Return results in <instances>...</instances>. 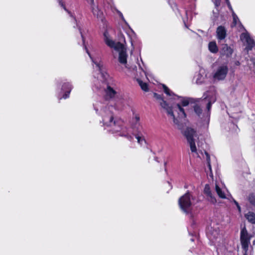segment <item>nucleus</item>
Wrapping results in <instances>:
<instances>
[{
    "instance_id": "nucleus-1",
    "label": "nucleus",
    "mask_w": 255,
    "mask_h": 255,
    "mask_svg": "<svg viewBox=\"0 0 255 255\" xmlns=\"http://www.w3.org/2000/svg\"><path fill=\"white\" fill-rule=\"evenodd\" d=\"M76 26L78 27L82 38L84 48L95 65H93L94 80L92 86L93 91L102 93L105 99L109 102L110 106L115 110H122L123 107V100L118 96V92L112 83V79L104 70L103 63L101 58H94L92 56L85 44V38L80 26L77 23H76Z\"/></svg>"
},
{
    "instance_id": "nucleus-2",
    "label": "nucleus",
    "mask_w": 255,
    "mask_h": 255,
    "mask_svg": "<svg viewBox=\"0 0 255 255\" xmlns=\"http://www.w3.org/2000/svg\"><path fill=\"white\" fill-rule=\"evenodd\" d=\"M96 113L102 117V122L104 126L109 127L110 130L116 136H126L128 134L127 124L122 119L114 118L113 113L109 110V107L101 102H97L94 104Z\"/></svg>"
},
{
    "instance_id": "nucleus-3",
    "label": "nucleus",
    "mask_w": 255,
    "mask_h": 255,
    "mask_svg": "<svg viewBox=\"0 0 255 255\" xmlns=\"http://www.w3.org/2000/svg\"><path fill=\"white\" fill-rule=\"evenodd\" d=\"M104 40L106 45L119 53V61L120 63L126 64L127 63V53L125 45L121 42L114 41L107 31L104 32Z\"/></svg>"
},
{
    "instance_id": "nucleus-4",
    "label": "nucleus",
    "mask_w": 255,
    "mask_h": 255,
    "mask_svg": "<svg viewBox=\"0 0 255 255\" xmlns=\"http://www.w3.org/2000/svg\"><path fill=\"white\" fill-rule=\"evenodd\" d=\"M196 131L191 128H187L183 132L188 143L190 144V149L192 152H196L197 149L195 144L193 136L196 134Z\"/></svg>"
},
{
    "instance_id": "nucleus-5",
    "label": "nucleus",
    "mask_w": 255,
    "mask_h": 255,
    "mask_svg": "<svg viewBox=\"0 0 255 255\" xmlns=\"http://www.w3.org/2000/svg\"><path fill=\"white\" fill-rule=\"evenodd\" d=\"M190 196L189 193H187L182 196L179 200V204L181 208L186 213H188V209L191 206Z\"/></svg>"
},
{
    "instance_id": "nucleus-6",
    "label": "nucleus",
    "mask_w": 255,
    "mask_h": 255,
    "mask_svg": "<svg viewBox=\"0 0 255 255\" xmlns=\"http://www.w3.org/2000/svg\"><path fill=\"white\" fill-rule=\"evenodd\" d=\"M251 237L249 236L248 232L245 227L242 229L241 233V242L243 248L246 252L248 249Z\"/></svg>"
},
{
    "instance_id": "nucleus-7",
    "label": "nucleus",
    "mask_w": 255,
    "mask_h": 255,
    "mask_svg": "<svg viewBox=\"0 0 255 255\" xmlns=\"http://www.w3.org/2000/svg\"><path fill=\"white\" fill-rule=\"evenodd\" d=\"M228 68L226 66H222L218 68L217 72L214 75L213 78L220 80L224 79L228 73Z\"/></svg>"
},
{
    "instance_id": "nucleus-8",
    "label": "nucleus",
    "mask_w": 255,
    "mask_h": 255,
    "mask_svg": "<svg viewBox=\"0 0 255 255\" xmlns=\"http://www.w3.org/2000/svg\"><path fill=\"white\" fill-rule=\"evenodd\" d=\"M72 89V86L69 82H64L62 86L61 90L63 92H64V94L61 98H59L60 99H67L69 97V94L71 92V91Z\"/></svg>"
},
{
    "instance_id": "nucleus-9",
    "label": "nucleus",
    "mask_w": 255,
    "mask_h": 255,
    "mask_svg": "<svg viewBox=\"0 0 255 255\" xmlns=\"http://www.w3.org/2000/svg\"><path fill=\"white\" fill-rule=\"evenodd\" d=\"M90 3L92 12L94 16H96L97 18L102 17L103 12L96 5H95L94 0H90Z\"/></svg>"
},
{
    "instance_id": "nucleus-10",
    "label": "nucleus",
    "mask_w": 255,
    "mask_h": 255,
    "mask_svg": "<svg viewBox=\"0 0 255 255\" xmlns=\"http://www.w3.org/2000/svg\"><path fill=\"white\" fill-rule=\"evenodd\" d=\"M245 39L248 44V49L251 50L255 45L253 39H251L248 34L243 33L241 35V39Z\"/></svg>"
},
{
    "instance_id": "nucleus-11",
    "label": "nucleus",
    "mask_w": 255,
    "mask_h": 255,
    "mask_svg": "<svg viewBox=\"0 0 255 255\" xmlns=\"http://www.w3.org/2000/svg\"><path fill=\"white\" fill-rule=\"evenodd\" d=\"M217 35L218 39H224L226 36V31L224 26H220L217 29Z\"/></svg>"
},
{
    "instance_id": "nucleus-12",
    "label": "nucleus",
    "mask_w": 255,
    "mask_h": 255,
    "mask_svg": "<svg viewBox=\"0 0 255 255\" xmlns=\"http://www.w3.org/2000/svg\"><path fill=\"white\" fill-rule=\"evenodd\" d=\"M166 110H167V112L168 113V114L169 115H170L171 116L173 117V122L174 123L177 125H178V128L179 129H182L184 128V126L181 124H179V122H178V120H177L176 119H175V116L174 115V114H173V112L172 111V109L169 107H168L166 108Z\"/></svg>"
},
{
    "instance_id": "nucleus-13",
    "label": "nucleus",
    "mask_w": 255,
    "mask_h": 255,
    "mask_svg": "<svg viewBox=\"0 0 255 255\" xmlns=\"http://www.w3.org/2000/svg\"><path fill=\"white\" fill-rule=\"evenodd\" d=\"M59 5L64 9V10L69 15V16L72 17L74 20L77 22L75 17L74 16L73 13L69 11L66 7L65 4L63 2L62 0H57Z\"/></svg>"
},
{
    "instance_id": "nucleus-14",
    "label": "nucleus",
    "mask_w": 255,
    "mask_h": 255,
    "mask_svg": "<svg viewBox=\"0 0 255 255\" xmlns=\"http://www.w3.org/2000/svg\"><path fill=\"white\" fill-rule=\"evenodd\" d=\"M209 49L213 53H216L218 52V48L215 42L212 41L209 43Z\"/></svg>"
},
{
    "instance_id": "nucleus-15",
    "label": "nucleus",
    "mask_w": 255,
    "mask_h": 255,
    "mask_svg": "<svg viewBox=\"0 0 255 255\" xmlns=\"http://www.w3.org/2000/svg\"><path fill=\"white\" fill-rule=\"evenodd\" d=\"M246 219L251 223L255 224V214L252 212H249L245 215Z\"/></svg>"
},
{
    "instance_id": "nucleus-16",
    "label": "nucleus",
    "mask_w": 255,
    "mask_h": 255,
    "mask_svg": "<svg viewBox=\"0 0 255 255\" xmlns=\"http://www.w3.org/2000/svg\"><path fill=\"white\" fill-rule=\"evenodd\" d=\"M222 50L224 54L228 56L231 55L233 53V49L230 47L228 46L227 44L223 45Z\"/></svg>"
},
{
    "instance_id": "nucleus-17",
    "label": "nucleus",
    "mask_w": 255,
    "mask_h": 255,
    "mask_svg": "<svg viewBox=\"0 0 255 255\" xmlns=\"http://www.w3.org/2000/svg\"><path fill=\"white\" fill-rule=\"evenodd\" d=\"M136 80L143 91L145 92L148 91V86L146 83L143 82L142 80L138 78H137Z\"/></svg>"
},
{
    "instance_id": "nucleus-18",
    "label": "nucleus",
    "mask_w": 255,
    "mask_h": 255,
    "mask_svg": "<svg viewBox=\"0 0 255 255\" xmlns=\"http://www.w3.org/2000/svg\"><path fill=\"white\" fill-rule=\"evenodd\" d=\"M215 190L218 196L221 198H225L226 196L224 192H222L221 189L217 184H216Z\"/></svg>"
},
{
    "instance_id": "nucleus-19",
    "label": "nucleus",
    "mask_w": 255,
    "mask_h": 255,
    "mask_svg": "<svg viewBox=\"0 0 255 255\" xmlns=\"http://www.w3.org/2000/svg\"><path fill=\"white\" fill-rule=\"evenodd\" d=\"M248 199L250 203L255 206V195L254 194H250Z\"/></svg>"
},
{
    "instance_id": "nucleus-20",
    "label": "nucleus",
    "mask_w": 255,
    "mask_h": 255,
    "mask_svg": "<svg viewBox=\"0 0 255 255\" xmlns=\"http://www.w3.org/2000/svg\"><path fill=\"white\" fill-rule=\"evenodd\" d=\"M194 110L195 112L198 115L200 116L202 112V110L198 105H196L194 107Z\"/></svg>"
},
{
    "instance_id": "nucleus-21",
    "label": "nucleus",
    "mask_w": 255,
    "mask_h": 255,
    "mask_svg": "<svg viewBox=\"0 0 255 255\" xmlns=\"http://www.w3.org/2000/svg\"><path fill=\"white\" fill-rule=\"evenodd\" d=\"M204 193L205 194H206L207 196L210 195L211 193V191L210 188V186L208 184H206L205 185L204 190Z\"/></svg>"
},
{
    "instance_id": "nucleus-22",
    "label": "nucleus",
    "mask_w": 255,
    "mask_h": 255,
    "mask_svg": "<svg viewBox=\"0 0 255 255\" xmlns=\"http://www.w3.org/2000/svg\"><path fill=\"white\" fill-rule=\"evenodd\" d=\"M207 196L208 197V200L212 204H215L217 202L216 198L212 195V193Z\"/></svg>"
},
{
    "instance_id": "nucleus-23",
    "label": "nucleus",
    "mask_w": 255,
    "mask_h": 255,
    "mask_svg": "<svg viewBox=\"0 0 255 255\" xmlns=\"http://www.w3.org/2000/svg\"><path fill=\"white\" fill-rule=\"evenodd\" d=\"M205 153L206 155V157H207V161L208 162V167L210 169V170L211 169V164H210V155L209 154V153L207 152V151H205Z\"/></svg>"
},
{
    "instance_id": "nucleus-24",
    "label": "nucleus",
    "mask_w": 255,
    "mask_h": 255,
    "mask_svg": "<svg viewBox=\"0 0 255 255\" xmlns=\"http://www.w3.org/2000/svg\"><path fill=\"white\" fill-rule=\"evenodd\" d=\"M134 135H135V138L137 139L138 143H140L142 141L145 142V140L144 138L141 139V137L138 134H134Z\"/></svg>"
},
{
    "instance_id": "nucleus-25",
    "label": "nucleus",
    "mask_w": 255,
    "mask_h": 255,
    "mask_svg": "<svg viewBox=\"0 0 255 255\" xmlns=\"http://www.w3.org/2000/svg\"><path fill=\"white\" fill-rule=\"evenodd\" d=\"M164 92L168 95H170L169 89L164 84L162 85Z\"/></svg>"
},
{
    "instance_id": "nucleus-26",
    "label": "nucleus",
    "mask_w": 255,
    "mask_h": 255,
    "mask_svg": "<svg viewBox=\"0 0 255 255\" xmlns=\"http://www.w3.org/2000/svg\"><path fill=\"white\" fill-rule=\"evenodd\" d=\"M177 106L178 108L179 111L180 112H181L183 113V114L184 115V118H186V113H185L184 110L180 106V105L179 104H177Z\"/></svg>"
},
{
    "instance_id": "nucleus-27",
    "label": "nucleus",
    "mask_w": 255,
    "mask_h": 255,
    "mask_svg": "<svg viewBox=\"0 0 255 255\" xmlns=\"http://www.w3.org/2000/svg\"><path fill=\"white\" fill-rule=\"evenodd\" d=\"M188 100L189 101V103H195L199 102V99H193V98H189L188 99Z\"/></svg>"
},
{
    "instance_id": "nucleus-28",
    "label": "nucleus",
    "mask_w": 255,
    "mask_h": 255,
    "mask_svg": "<svg viewBox=\"0 0 255 255\" xmlns=\"http://www.w3.org/2000/svg\"><path fill=\"white\" fill-rule=\"evenodd\" d=\"M160 105L163 108L166 109L167 107H168L167 104L165 101L163 100L162 102L161 103Z\"/></svg>"
},
{
    "instance_id": "nucleus-29",
    "label": "nucleus",
    "mask_w": 255,
    "mask_h": 255,
    "mask_svg": "<svg viewBox=\"0 0 255 255\" xmlns=\"http://www.w3.org/2000/svg\"><path fill=\"white\" fill-rule=\"evenodd\" d=\"M233 20H234V23L235 25L237 24V19H238L237 16L234 13H233Z\"/></svg>"
},
{
    "instance_id": "nucleus-30",
    "label": "nucleus",
    "mask_w": 255,
    "mask_h": 255,
    "mask_svg": "<svg viewBox=\"0 0 255 255\" xmlns=\"http://www.w3.org/2000/svg\"><path fill=\"white\" fill-rule=\"evenodd\" d=\"M182 105L183 106H186L187 105H188L189 103V101L188 100H183L182 102Z\"/></svg>"
},
{
    "instance_id": "nucleus-31",
    "label": "nucleus",
    "mask_w": 255,
    "mask_h": 255,
    "mask_svg": "<svg viewBox=\"0 0 255 255\" xmlns=\"http://www.w3.org/2000/svg\"><path fill=\"white\" fill-rule=\"evenodd\" d=\"M211 102L209 101L208 102V103L207 104V109L208 111H210V108H211Z\"/></svg>"
},
{
    "instance_id": "nucleus-32",
    "label": "nucleus",
    "mask_w": 255,
    "mask_h": 255,
    "mask_svg": "<svg viewBox=\"0 0 255 255\" xmlns=\"http://www.w3.org/2000/svg\"><path fill=\"white\" fill-rule=\"evenodd\" d=\"M221 0H215V4L217 7L220 4Z\"/></svg>"
},
{
    "instance_id": "nucleus-33",
    "label": "nucleus",
    "mask_w": 255,
    "mask_h": 255,
    "mask_svg": "<svg viewBox=\"0 0 255 255\" xmlns=\"http://www.w3.org/2000/svg\"><path fill=\"white\" fill-rule=\"evenodd\" d=\"M234 203L236 205V206H237L239 211H241V208H240L238 203L237 202H236L235 200H234Z\"/></svg>"
},
{
    "instance_id": "nucleus-34",
    "label": "nucleus",
    "mask_w": 255,
    "mask_h": 255,
    "mask_svg": "<svg viewBox=\"0 0 255 255\" xmlns=\"http://www.w3.org/2000/svg\"><path fill=\"white\" fill-rule=\"evenodd\" d=\"M119 14L121 18L126 23V20L124 19L123 14L121 12H119Z\"/></svg>"
},
{
    "instance_id": "nucleus-35",
    "label": "nucleus",
    "mask_w": 255,
    "mask_h": 255,
    "mask_svg": "<svg viewBox=\"0 0 255 255\" xmlns=\"http://www.w3.org/2000/svg\"><path fill=\"white\" fill-rule=\"evenodd\" d=\"M154 97H155L156 98H157V99H160V98H161L160 96V95H158V94H156V93H154Z\"/></svg>"
},
{
    "instance_id": "nucleus-36",
    "label": "nucleus",
    "mask_w": 255,
    "mask_h": 255,
    "mask_svg": "<svg viewBox=\"0 0 255 255\" xmlns=\"http://www.w3.org/2000/svg\"><path fill=\"white\" fill-rule=\"evenodd\" d=\"M135 122L137 123L139 120V117L137 115H136L135 117Z\"/></svg>"
},
{
    "instance_id": "nucleus-37",
    "label": "nucleus",
    "mask_w": 255,
    "mask_h": 255,
    "mask_svg": "<svg viewBox=\"0 0 255 255\" xmlns=\"http://www.w3.org/2000/svg\"><path fill=\"white\" fill-rule=\"evenodd\" d=\"M227 4H228V7H229L230 9H231V8H232V7H231V4H230V3H227Z\"/></svg>"
},
{
    "instance_id": "nucleus-38",
    "label": "nucleus",
    "mask_w": 255,
    "mask_h": 255,
    "mask_svg": "<svg viewBox=\"0 0 255 255\" xmlns=\"http://www.w3.org/2000/svg\"><path fill=\"white\" fill-rule=\"evenodd\" d=\"M226 0V2H227V3H230L229 0Z\"/></svg>"
},
{
    "instance_id": "nucleus-39",
    "label": "nucleus",
    "mask_w": 255,
    "mask_h": 255,
    "mask_svg": "<svg viewBox=\"0 0 255 255\" xmlns=\"http://www.w3.org/2000/svg\"><path fill=\"white\" fill-rule=\"evenodd\" d=\"M129 138L131 139L133 138V136L132 135H130Z\"/></svg>"
},
{
    "instance_id": "nucleus-40",
    "label": "nucleus",
    "mask_w": 255,
    "mask_h": 255,
    "mask_svg": "<svg viewBox=\"0 0 255 255\" xmlns=\"http://www.w3.org/2000/svg\"><path fill=\"white\" fill-rule=\"evenodd\" d=\"M124 41L125 43H126V40H125V38H124Z\"/></svg>"
},
{
    "instance_id": "nucleus-41",
    "label": "nucleus",
    "mask_w": 255,
    "mask_h": 255,
    "mask_svg": "<svg viewBox=\"0 0 255 255\" xmlns=\"http://www.w3.org/2000/svg\"><path fill=\"white\" fill-rule=\"evenodd\" d=\"M131 127H132V128H134V125H132V126H131Z\"/></svg>"
},
{
    "instance_id": "nucleus-42",
    "label": "nucleus",
    "mask_w": 255,
    "mask_h": 255,
    "mask_svg": "<svg viewBox=\"0 0 255 255\" xmlns=\"http://www.w3.org/2000/svg\"><path fill=\"white\" fill-rule=\"evenodd\" d=\"M218 230H215V232H216V233H218Z\"/></svg>"
},
{
    "instance_id": "nucleus-43",
    "label": "nucleus",
    "mask_w": 255,
    "mask_h": 255,
    "mask_svg": "<svg viewBox=\"0 0 255 255\" xmlns=\"http://www.w3.org/2000/svg\"><path fill=\"white\" fill-rule=\"evenodd\" d=\"M244 255H247V252H245V253L244 254Z\"/></svg>"
}]
</instances>
